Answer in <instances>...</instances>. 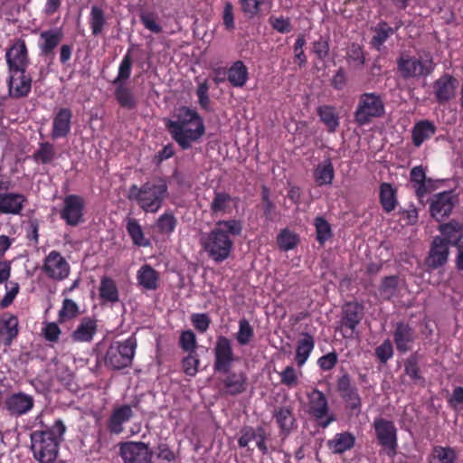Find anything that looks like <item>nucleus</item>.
<instances>
[{"instance_id":"1","label":"nucleus","mask_w":463,"mask_h":463,"mask_svg":"<svg viewBox=\"0 0 463 463\" xmlns=\"http://www.w3.org/2000/svg\"><path fill=\"white\" fill-rule=\"evenodd\" d=\"M166 193L167 185L165 180H160L157 184L146 182L141 187L133 184L129 188L128 199L137 201L145 212L156 213L161 207Z\"/></svg>"},{"instance_id":"2","label":"nucleus","mask_w":463,"mask_h":463,"mask_svg":"<svg viewBox=\"0 0 463 463\" xmlns=\"http://www.w3.org/2000/svg\"><path fill=\"white\" fill-rule=\"evenodd\" d=\"M55 420L52 429L36 430L31 434L32 449L40 463H58V434Z\"/></svg>"},{"instance_id":"3","label":"nucleus","mask_w":463,"mask_h":463,"mask_svg":"<svg viewBox=\"0 0 463 463\" xmlns=\"http://www.w3.org/2000/svg\"><path fill=\"white\" fill-rule=\"evenodd\" d=\"M136 347L137 340L134 337H129L123 342L112 343L105 355L106 365L115 370H120L131 365Z\"/></svg>"},{"instance_id":"4","label":"nucleus","mask_w":463,"mask_h":463,"mask_svg":"<svg viewBox=\"0 0 463 463\" xmlns=\"http://www.w3.org/2000/svg\"><path fill=\"white\" fill-rule=\"evenodd\" d=\"M307 412L315 419L322 429L327 428L336 420L335 414L330 411L326 395L318 389H314L307 394Z\"/></svg>"},{"instance_id":"5","label":"nucleus","mask_w":463,"mask_h":463,"mask_svg":"<svg viewBox=\"0 0 463 463\" xmlns=\"http://www.w3.org/2000/svg\"><path fill=\"white\" fill-rule=\"evenodd\" d=\"M364 315L363 305L357 302H348L345 304L336 329L341 331L345 338H352Z\"/></svg>"},{"instance_id":"6","label":"nucleus","mask_w":463,"mask_h":463,"mask_svg":"<svg viewBox=\"0 0 463 463\" xmlns=\"http://www.w3.org/2000/svg\"><path fill=\"white\" fill-rule=\"evenodd\" d=\"M384 114V106L379 96L373 93L364 94L354 113L355 121L364 126L372 118H379Z\"/></svg>"},{"instance_id":"7","label":"nucleus","mask_w":463,"mask_h":463,"mask_svg":"<svg viewBox=\"0 0 463 463\" xmlns=\"http://www.w3.org/2000/svg\"><path fill=\"white\" fill-rule=\"evenodd\" d=\"M175 117H176V120L169 119L166 122V124H165L166 128L168 129L173 139L176 143L185 144V142L180 137L182 128H184V126H188L190 124H192V125L199 124L200 120H203V118L200 117V115L197 113L196 110L192 109L185 106L179 108V109L177 110V113L175 114Z\"/></svg>"},{"instance_id":"8","label":"nucleus","mask_w":463,"mask_h":463,"mask_svg":"<svg viewBox=\"0 0 463 463\" xmlns=\"http://www.w3.org/2000/svg\"><path fill=\"white\" fill-rule=\"evenodd\" d=\"M152 451L149 445L141 441H127L119 444V455L124 463H150Z\"/></svg>"},{"instance_id":"9","label":"nucleus","mask_w":463,"mask_h":463,"mask_svg":"<svg viewBox=\"0 0 463 463\" xmlns=\"http://www.w3.org/2000/svg\"><path fill=\"white\" fill-rule=\"evenodd\" d=\"M232 241L226 232L221 229H214L209 234L208 241L204 243L205 250L214 260H222L228 258Z\"/></svg>"},{"instance_id":"10","label":"nucleus","mask_w":463,"mask_h":463,"mask_svg":"<svg viewBox=\"0 0 463 463\" xmlns=\"http://www.w3.org/2000/svg\"><path fill=\"white\" fill-rule=\"evenodd\" d=\"M398 71L403 79L427 76L434 69L432 60H420L416 58L401 57L397 61Z\"/></svg>"},{"instance_id":"11","label":"nucleus","mask_w":463,"mask_h":463,"mask_svg":"<svg viewBox=\"0 0 463 463\" xmlns=\"http://www.w3.org/2000/svg\"><path fill=\"white\" fill-rule=\"evenodd\" d=\"M85 201L77 194H70L63 198V207L60 211V216L70 226H78L84 222L83 212Z\"/></svg>"},{"instance_id":"12","label":"nucleus","mask_w":463,"mask_h":463,"mask_svg":"<svg viewBox=\"0 0 463 463\" xmlns=\"http://www.w3.org/2000/svg\"><path fill=\"white\" fill-rule=\"evenodd\" d=\"M214 353L213 368L216 372L227 373H229L232 363L235 361V356L232 351L231 341L220 335L216 339Z\"/></svg>"},{"instance_id":"13","label":"nucleus","mask_w":463,"mask_h":463,"mask_svg":"<svg viewBox=\"0 0 463 463\" xmlns=\"http://www.w3.org/2000/svg\"><path fill=\"white\" fill-rule=\"evenodd\" d=\"M373 427L379 444L388 450L389 455H394L397 448V430L394 423L378 418L374 420Z\"/></svg>"},{"instance_id":"14","label":"nucleus","mask_w":463,"mask_h":463,"mask_svg":"<svg viewBox=\"0 0 463 463\" xmlns=\"http://www.w3.org/2000/svg\"><path fill=\"white\" fill-rule=\"evenodd\" d=\"M458 202V195L453 194V190L435 194L430 206L431 216L438 222H441L444 217L452 213Z\"/></svg>"},{"instance_id":"15","label":"nucleus","mask_w":463,"mask_h":463,"mask_svg":"<svg viewBox=\"0 0 463 463\" xmlns=\"http://www.w3.org/2000/svg\"><path fill=\"white\" fill-rule=\"evenodd\" d=\"M5 59L9 71H26L28 66V55L25 42L17 40L5 53Z\"/></svg>"},{"instance_id":"16","label":"nucleus","mask_w":463,"mask_h":463,"mask_svg":"<svg viewBox=\"0 0 463 463\" xmlns=\"http://www.w3.org/2000/svg\"><path fill=\"white\" fill-rule=\"evenodd\" d=\"M417 338L414 328L408 323L399 322L393 331V342L398 352L407 353L411 350L412 345Z\"/></svg>"},{"instance_id":"17","label":"nucleus","mask_w":463,"mask_h":463,"mask_svg":"<svg viewBox=\"0 0 463 463\" xmlns=\"http://www.w3.org/2000/svg\"><path fill=\"white\" fill-rule=\"evenodd\" d=\"M31 87L32 80L25 74V71H9L8 92L12 98L19 99L27 96Z\"/></svg>"},{"instance_id":"18","label":"nucleus","mask_w":463,"mask_h":463,"mask_svg":"<svg viewBox=\"0 0 463 463\" xmlns=\"http://www.w3.org/2000/svg\"><path fill=\"white\" fill-rule=\"evenodd\" d=\"M134 416L131 405L123 404L115 407L107 422L108 430L111 434L118 435L123 432V424L128 422Z\"/></svg>"},{"instance_id":"19","label":"nucleus","mask_w":463,"mask_h":463,"mask_svg":"<svg viewBox=\"0 0 463 463\" xmlns=\"http://www.w3.org/2000/svg\"><path fill=\"white\" fill-rule=\"evenodd\" d=\"M33 396L24 392H17L6 398L5 406L11 416H21L26 414L33 407Z\"/></svg>"},{"instance_id":"20","label":"nucleus","mask_w":463,"mask_h":463,"mask_svg":"<svg viewBox=\"0 0 463 463\" xmlns=\"http://www.w3.org/2000/svg\"><path fill=\"white\" fill-rule=\"evenodd\" d=\"M38 46L44 62L50 66L55 57L54 50L58 46V29L52 28L43 31L40 33Z\"/></svg>"},{"instance_id":"21","label":"nucleus","mask_w":463,"mask_h":463,"mask_svg":"<svg viewBox=\"0 0 463 463\" xmlns=\"http://www.w3.org/2000/svg\"><path fill=\"white\" fill-rule=\"evenodd\" d=\"M26 201V197L23 194L0 192V213L20 214Z\"/></svg>"},{"instance_id":"22","label":"nucleus","mask_w":463,"mask_h":463,"mask_svg":"<svg viewBox=\"0 0 463 463\" xmlns=\"http://www.w3.org/2000/svg\"><path fill=\"white\" fill-rule=\"evenodd\" d=\"M272 416L284 437L288 436L297 428V420L291 406L276 407Z\"/></svg>"},{"instance_id":"23","label":"nucleus","mask_w":463,"mask_h":463,"mask_svg":"<svg viewBox=\"0 0 463 463\" xmlns=\"http://www.w3.org/2000/svg\"><path fill=\"white\" fill-rule=\"evenodd\" d=\"M18 318L11 314H5L0 318V342L10 346L19 333Z\"/></svg>"},{"instance_id":"24","label":"nucleus","mask_w":463,"mask_h":463,"mask_svg":"<svg viewBox=\"0 0 463 463\" xmlns=\"http://www.w3.org/2000/svg\"><path fill=\"white\" fill-rule=\"evenodd\" d=\"M457 80L450 75H444L434 83L435 94L439 103L448 101L455 95Z\"/></svg>"},{"instance_id":"25","label":"nucleus","mask_w":463,"mask_h":463,"mask_svg":"<svg viewBox=\"0 0 463 463\" xmlns=\"http://www.w3.org/2000/svg\"><path fill=\"white\" fill-rule=\"evenodd\" d=\"M355 437L350 432L336 433L333 439L327 440V448L334 454H342L354 447Z\"/></svg>"},{"instance_id":"26","label":"nucleus","mask_w":463,"mask_h":463,"mask_svg":"<svg viewBox=\"0 0 463 463\" xmlns=\"http://www.w3.org/2000/svg\"><path fill=\"white\" fill-rule=\"evenodd\" d=\"M228 375L223 381L227 393L230 395H238L244 392L247 389V376L245 373H227Z\"/></svg>"},{"instance_id":"27","label":"nucleus","mask_w":463,"mask_h":463,"mask_svg":"<svg viewBox=\"0 0 463 463\" xmlns=\"http://www.w3.org/2000/svg\"><path fill=\"white\" fill-rule=\"evenodd\" d=\"M96 332V321L90 317H84L72 333L71 337L76 342H90Z\"/></svg>"},{"instance_id":"28","label":"nucleus","mask_w":463,"mask_h":463,"mask_svg":"<svg viewBox=\"0 0 463 463\" xmlns=\"http://www.w3.org/2000/svg\"><path fill=\"white\" fill-rule=\"evenodd\" d=\"M138 284L146 290H156L158 288L159 274L149 265H144L137 274Z\"/></svg>"},{"instance_id":"29","label":"nucleus","mask_w":463,"mask_h":463,"mask_svg":"<svg viewBox=\"0 0 463 463\" xmlns=\"http://www.w3.org/2000/svg\"><path fill=\"white\" fill-rule=\"evenodd\" d=\"M435 125L429 120H421L415 124L412 129V143L415 146H420L426 139L436 133Z\"/></svg>"},{"instance_id":"30","label":"nucleus","mask_w":463,"mask_h":463,"mask_svg":"<svg viewBox=\"0 0 463 463\" xmlns=\"http://www.w3.org/2000/svg\"><path fill=\"white\" fill-rule=\"evenodd\" d=\"M314 337L307 333L303 334V337L298 340L297 344L295 356L296 363L299 367L305 364L312 350L314 349Z\"/></svg>"},{"instance_id":"31","label":"nucleus","mask_w":463,"mask_h":463,"mask_svg":"<svg viewBox=\"0 0 463 463\" xmlns=\"http://www.w3.org/2000/svg\"><path fill=\"white\" fill-rule=\"evenodd\" d=\"M439 231L444 236L443 238L447 239V242L452 245H457V242H459L463 237V224L456 220L440 224Z\"/></svg>"},{"instance_id":"32","label":"nucleus","mask_w":463,"mask_h":463,"mask_svg":"<svg viewBox=\"0 0 463 463\" xmlns=\"http://www.w3.org/2000/svg\"><path fill=\"white\" fill-rule=\"evenodd\" d=\"M411 182L415 184L416 195L421 199L429 192L426 183H431V179H427L424 168L421 165H418L411 171Z\"/></svg>"},{"instance_id":"33","label":"nucleus","mask_w":463,"mask_h":463,"mask_svg":"<svg viewBox=\"0 0 463 463\" xmlns=\"http://www.w3.org/2000/svg\"><path fill=\"white\" fill-rule=\"evenodd\" d=\"M380 203L386 213L394 210L397 204L396 190L389 183H383L380 185Z\"/></svg>"},{"instance_id":"34","label":"nucleus","mask_w":463,"mask_h":463,"mask_svg":"<svg viewBox=\"0 0 463 463\" xmlns=\"http://www.w3.org/2000/svg\"><path fill=\"white\" fill-rule=\"evenodd\" d=\"M194 126L195 127L194 129L188 128V126H184V128H182L180 137L185 144L177 143L182 149L190 148L192 142L197 141L204 134L205 128L203 120H200L199 124Z\"/></svg>"},{"instance_id":"35","label":"nucleus","mask_w":463,"mask_h":463,"mask_svg":"<svg viewBox=\"0 0 463 463\" xmlns=\"http://www.w3.org/2000/svg\"><path fill=\"white\" fill-rule=\"evenodd\" d=\"M248 79V69L241 61H237L229 69L228 80L234 87H242Z\"/></svg>"},{"instance_id":"36","label":"nucleus","mask_w":463,"mask_h":463,"mask_svg":"<svg viewBox=\"0 0 463 463\" xmlns=\"http://www.w3.org/2000/svg\"><path fill=\"white\" fill-rule=\"evenodd\" d=\"M457 452L453 448L435 446L430 456V463H455Z\"/></svg>"},{"instance_id":"37","label":"nucleus","mask_w":463,"mask_h":463,"mask_svg":"<svg viewBox=\"0 0 463 463\" xmlns=\"http://www.w3.org/2000/svg\"><path fill=\"white\" fill-rule=\"evenodd\" d=\"M99 296L104 301L116 303L119 300L116 283L108 277H103L99 286Z\"/></svg>"},{"instance_id":"38","label":"nucleus","mask_w":463,"mask_h":463,"mask_svg":"<svg viewBox=\"0 0 463 463\" xmlns=\"http://www.w3.org/2000/svg\"><path fill=\"white\" fill-rule=\"evenodd\" d=\"M314 175L319 185L330 184L334 179V167L327 158L323 164H319L315 169Z\"/></svg>"},{"instance_id":"39","label":"nucleus","mask_w":463,"mask_h":463,"mask_svg":"<svg viewBox=\"0 0 463 463\" xmlns=\"http://www.w3.org/2000/svg\"><path fill=\"white\" fill-rule=\"evenodd\" d=\"M404 373L415 384H423L425 380L420 374L419 359L416 354L410 355L404 363Z\"/></svg>"},{"instance_id":"40","label":"nucleus","mask_w":463,"mask_h":463,"mask_svg":"<svg viewBox=\"0 0 463 463\" xmlns=\"http://www.w3.org/2000/svg\"><path fill=\"white\" fill-rule=\"evenodd\" d=\"M449 243L447 239L437 236L431 243L429 259L431 260H447L449 254Z\"/></svg>"},{"instance_id":"41","label":"nucleus","mask_w":463,"mask_h":463,"mask_svg":"<svg viewBox=\"0 0 463 463\" xmlns=\"http://www.w3.org/2000/svg\"><path fill=\"white\" fill-rule=\"evenodd\" d=\"M127 231L130 235L134 244L138 246L149 245V241L144 237V232L137 221L135 219H128L127 223Z\"/></svg>"},{"instance_id":"42","label":"nucleus","mask_w":463,"mask_h":463,"mask_svg":"<svg viewBox=\"0 0 463 463\" xmlns=\"http://www.w3.org/2000/svg\"><path fill=\"white\" fill-rule=\"evenodd\" d=\"M398 278L395 276L385 277L379 288L381 298L390 300L397 293Z\"/></svg>"},{"instance_id":"43","label":"nucleus","mask_w":463,"mask_h":463,"mask_svg":"<svg viewBox=\"0 0 463 463\" xmlns=\"http://www.w3.org/2000/svg\"><path fill=\"white\" fill-rule=\"evenodd\" d=\"M317 112L321 121L327 127L328 131L335 132L339 123L334 109L329 106H324L320 107Z\"/></svg>"},{"instance_id":"44","label":"nucleus","mask_w":463,"mask_h":463,"mask_svg":"<svg viewBox=\"0 0 463 463\" xmlns=\"http://www.w3.org/2000/svg\"><path fill=\"white\" fill-rule=\"evenodd\" d=\"M115 98L119 105L125 109H132L136 107V100L131 90L119 85L115 90Z\"/></svg>"},{"instance_id":"45","label":"nucleus","mask_w":463,"mask_h":463,"mask_svg":"<svg viewBox=\"0 0 463 463\" xmlns=\"http://www.w3.org/2000/svg\"><path fill=\"white\" fill-rule=\"evenodd\" d=\"M80 314L79 306L71 299L65 298L60 309V324L76 318Z\"/></svg>"},{"instance_id":"46","label":"nucleus","mask_w":463,"mask_h":463,"mask_svg":"<svg viewBox=\"0 0 463 463\" xmlns=\"http://www.w3.org/2000/svg\"><path fill=\"white\" fill-rule=\"evenodd\" d=\"M314 225L316 227L317 240L320 244H324L326 241L333 235L329 222L322 216L315 219Z\"/></svg>"},{"instance_id":"47","label":"nucleus","mask_w":463,"mask_h":463,"mask_svg":"<svg viewBox=\"0 0 463 463\" xmlns=\"http://www.w3.org/2000/svg\"><path fill=\"white\" fill-rule=\"evenodd\" d=\"M254 335V331L250 322L242 318L239 322V331L236 333V339L241 345H246Z\"/></svg>"},{"instance_id":"48","label":"nucleus","mask_w":463,"mask_h":463,"mask_svg":"<svg viewBox=\"0 0 463 463\" xmlns=\"http://www.w3.org/2000/svg\"><path fill=\"white\" fill-rule=\"evenodd\" d=\"M90 15V25L92 29V33L94 35H98L102 32L103 26L105 24L104 13L101 8H99L97 5H94L91 7Z\"/></svg>"},{"instance_id":"49","label":"nucleus","mask_w":463,"mask_h":463,"mask_svg":"<svg viewBox=\"0 0 463 463\" xmlns=\"http://www.w3.org/2000/svg\"><path fill=\"white\" fill-rule=\"evenodd\" d=\"M280 383L293 388L298 384L299 379L297 370L294 366L288 365L282 372L279 373Z\"/></svg>"},{"instance_id":"50","label":"nucleus","mask_w":463,"mask_h":463,"mask_svg":"<svg viewBox=\"0 0 463 463\" xmlns=\"http://www.w3.org/2000/svg\"><path fill=\"white\" fill-rule=\"evenodd\" d=\"M199 363L196 352L188 353L187 356H185L182 361L184 373L189 376H194L198 372Z\"/></svg>"},{"instance_id":"51","label":"nucleus","mask_w":463,"mask_h":463,"mask_svg":"<svg viewBox=\"0 0 463 463\" xmlns=\"http://www.w3.org/2000/svg\"><path fill=\"white\" fill-rule=\"evenodd\" d=\"M375 33L376 34L372 39V44L379 48L386 41L389 34L393 33V30L387 23L382 22L375 29Z\"/></svg>"},{"instance_id":"52","label":"nucleus","mask_w":463,"mask_h":463,"mask_svg":"<svg viewBox=\"0 0 463 463\" xmlns=\"http://www.w3.org/2000/svg\"><path fill=\"white\" fill-rule=\"evenodd\" d=\"M175 459L174 452L166 444L158 445L156 458L150 463H173Z\"/></svg>"},{"instance_id":"53","label":"nucleus","mask_w":463,"mask_h":463,"mask_svg":"<svg viewBox=\"0 0 463 463\" xmlns=\"http://www.w3.org/2000/svg\"><path fill=\"white\" fill-rule=\"evenodd\" d=\"M298 241V236L287 229L283 230L278 236V243L280 249L285 250L293 249Z\"/></svg>"},{"instance_id":"54","label":"nucleus","mask_w":463,"mask_h":463,"mask_svg":"<svg viewBox=\"0 0 463 463\" xmlns=\"http://www.w3.org/2000/svg\"><path fill=\"white\" fill-rule=\"evenodd\" d=\"M181 348L187 352H196V336L192 330L184 331L179 339Z\"/></svg>"},{"instance_id":"55","label":"nucleus","mask_w":463,"mask_h":463,"mask_svg":"<svg viewBox=\"0 0 463 463\" xmlns=\"http://www.w3.org/2000/svg\"><path fill=\"white\" fill-rule=\"evenodd\" d=\"M375 355L381 363L385 364L393 355V348L391 341L386 339L375 349Z\"/></svg>"},{"instance_id":"56","label":"nucleus","mask_w":463,"mask_h":463,"mask_svg":"<svg viewBox=\"0 0 463 463\" xmlns=\"http://www.w3.org/2000/svg\"><path fill=\"white\" fill-rule=\"evenodd\" d=\"M42 335L46 341L57 342L58 341V323L56 322H43Z\"/></svg>"},{"instance_id":"57","label":"nucleus","mask_w":463,"mask_h":463,"mask_svg":"<svg viewBox=\"0 0 463 463\" xmlns=\"http://www.w3.org/2000/svg\"><path fill=\"white\" fill-rule=\"evenodd\" d=\"M131 49L128 50V52L123 58V61L119 66L118 75L115 82L117 81H125L130 76L132 59L130 56Z\"/></svg>"},{"instance_id":"58","label":"nucleus","mask_w":463,"mask_h":463,"mask_svg":"<svg viewBox=\"0 0 463 463\" xmlns=\"http://www.w3.org/2000/svg\"><path fill=\"white\" fill-rule=\"evenodd\" d=\"M53 148L49 144H42L40 148L35 152L34 158L37 162L48 164L53 158Z\"/></svg>"},{"instance_id":"59","label":"nucleus","mask_w":463,"mask_h":463,"mask_svg":"<svg viewBox=\"0 0 463 463\" xmlns=\"http://www.w3.org/2000/svg\"><path fill=\"white\" fill-rule=\"evenodd\" d=\"M218 227L216 229H221L223 232L229 235L232 233V235H239L241 232V223L237 220H230V221H222L217 223Z\"/></svg>"},{"instance_id":"60","label":"nucleus","mask_w":463,"mask_h":463,"mask_svg":"<svg viewBox=\"0 0 463 463\" xmlns=\"http://www.w3.org/2000/svg\"><path fill=\"white\" fill-rule=\"evenodd\" d=\"M261 199L264 203L263 213L267 220L272 221V212L275 209L274 203L269 199V189L266 185L261 187Z\"/></svg>"},{"instance_id":"61","label":"nucleus","mask_w":463,"mask_h":463,"mask_svg":"<svg viewBox=\"0 0 463 463\" xmlns=\"http://www.w3.org/2000/svg\"><path fill=\"white\" fill-rule=\"evenodd\" d=\"M176 221L173 214L165 213L157 220V227L161 232L169 233L174 231Z\"/></svg>"},{"instance_id":"62","label":"nucleus","mask_w":463,"mask_h":463,"mask_svg":"<svg viewBox=\"0 0 463 463\" xmlns=\"http://www.w3.org/2000/svg\"><path fill=\"white\" fill-rule=\"evenodd\" d=\"M191 321L195 329L201 333H204L209 328L211 323L210 317L204 313L193 314Z\"/></svg>"},{"instance_id":"63","label":"nucleus","mask_w":463,"mask_h":463,"mask_svg":"<svg viewBox=\"0 0 463 463\" xmlns=\"http://www.w3.org/2000/svg\"><path fill=\"white\" fill-rule=\"evenodd\" d=\"M71 112L69 109H60V137L68 135L71 129Z\"/></svg>"},{"instance_id":"64","label":"nucleus","mask_w":463,"mask_h":463,"mask_svg":"<svg viewBox=\"0 0 463 463\" xmlns=\"http://www.w3.org/2000/svg\"><path fill=\"white\" fill-rule=\"evenodd\" d=\"M448 402L454 410L463 409V387L457 386L453 389Z\"/></svg>"}]
</instances>
